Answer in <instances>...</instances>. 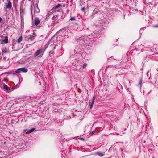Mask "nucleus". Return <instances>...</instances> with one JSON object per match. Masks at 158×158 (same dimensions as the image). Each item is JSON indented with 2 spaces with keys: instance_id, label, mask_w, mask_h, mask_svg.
I'll use <instances>...</instances> for the list:
<instances>
[{
  "instance_id": "obj_21",
  "label": "nucleus",
  "mask_w": 158,
  "mask_h": 158,
  "mask_svg": "<svg viewBox=\"0 0 158 158\" xmlns=\"http://www.w3.org/2000/svg\"><path fill=\"white\" fill-rule=\"evenodd\" d=\"M97 154L98 155V156L101 157L102 156L104 155V154L100 152H97Z\"/></svg>"
},
{
  "instance_id": "obj_28",
  "label": "nucleus",
  "mask_w": 158,
  "mask_h": 158,
  "mask_svg": "<svg viewBox=\"0 0 158 158\" xmlns=\"http://www.w3.org/2000/svg\"><path fill=\"white\" fill-rule=\"evenodd\" d=\"M3 60H8V59H7V58L6 57H4V58H3Z\"/></svg>"
},
{
  "instance_id": "obj_7",
  "label": "nucleus",
  "mask_w": 158,
  "mask_h": 158,
  "mask_svg": "<svg viewBox=\"0 0 158 158\" xmlns=\"http://www.w3.org/2000/svg\"><path fill=\"white\" fill-rule=\"evenodd\" d=\"M95 99V96H94L93 97L92 99L89 102V105L90 106V108L91 109L93 107L94 103V100Z\"/></svg>"
},
{
  "instance_id": "obj_2",
  "label": "nucleus",
  "mask_w": 158,
  "mask_h": 158,
  "mask_svg": "<svg viewBox=\"0 0 158 158\" xmlns=\"http://www.w3.org/2000/svg\"><path fill=\"white\" fill-rule=\"evenodd\" d=\"M44 51L43 49H40L37 50L34 55L35 57H42L44 53Z\"/></svg>"
},
{
  "instance_id": "obj_16",
  "label": "nucleus",
  "mask_w": 158,
  "mask_h": 158,
  "mask_svg": "<svg viewBox=\"0 0 158 158\" xmlns=\"http://www.w3.org/2000/svg\"><path fill=\"white\" fill-rule=\"evenodd\" d=\"M2 41L5 44H7L8 43V37L7 36H6L5 38V39L4 40H2Z\"/></svg>"
},
{
  "instance_id": "obj_29",
  "label": "nucleus",
  "mask_w": 158,
  "mask_h": 158,
  "mask_svg": "<svg viewBox=\"0 0 158 158\" xmlns=\"http://www.w3.org/2000/svg\"><path fill=\"white\" fill-rule=\"evenodd\" d=\"M143 45H140V46H139V48L140 49H141L142 48V47H143Z\"/></svg>"
},
{
  "instance_id": "obj_19",
  "label": "nucleus",
  "mask_w": 158,
  "mask_h": 158,
  "mask_svg": "<svg viewBox=\"0 0 158 158\" xmlns=\"http://www.w3.org/2000/svg\"><path fill=\"white\" fill-rule=\"evenodd\" d=\"M22 40V36H20L19 37L18 39L17 40V43H19Z\"/></svg>"
},
{
  "instance_id": "obj_37",
  "label": "nucleus",
  "mask_w": 158,
  "mask_h": 158,
  "mask_svg": "<svg viewBox=\"0 0 158 158\" xmlns=\"http://www.w3.org/2000/svg\"><path fill=\"white\" fill-rule=\"evenodd\" d=\"M52 24H53L52 25H53V26H54V25L55 24V23H52Z\"/></svg>"
},
{
  "instance_id": "obj_32",
  "label": "nucleus",
  "mask_w": 158,
  "mask_h": 158,
  "mask_svg": "<svg viewBox=\"0 0 158 158\" xmlns=\"http://www.w3.org/2000/svg\"><path fill=\"white\" fill-rule=\"evenodd\" d=\"M85 10V8H83L82 9V10H83V11H84Z\"/></svg>"
},
{
  "instance_id": "obj_36",
  "label": "nucleus",
  "mask_w": 158,
  "mask_h": 158,
  "mask_svg": "<svg viewBox=\"0 0 158 158\" xmlns=\"http://www.w3.org/2000/svg\"><path fill=\"white\" fill-rule=\"evenodd\" d=\"M2 60V58H0V61H1V60Z\"/></svg>"
},
{
  "instance_id": "obj_23",
  "label": "nucleus",
  "mask_w": 158,
  "mask_h": 158,
  "mask_svg": "<svg viewBox=\"0 0 158 158\" xmlns=\"http://www.w3.org/2000/svg\"><path fill=\"white\" fill-rule=\"evenodd\" d=\"M70 20L71 21H73L75 20V17H71Z\"/></svg>"
},
{
  "instance_id": "obj_25",
  "label": "nucleus",
  "mask_w": 158,
  "mask_h": 158,
  "mask_svg": "<svg viewBox=\"0 0 158 158\" xmlns=\"http://www.w3.org/2000/svg\"><path fill=\"white\" fill-rule=\"evenodd\" d=\"M142 80H140V81H139V84L138 85H140V87H141V83H142Z\"/></svg>"
},
{
  "instance_id": "obj_11",
  "label": "nucleus",
  "mask_w": 158,
  "mask_h": 158,
  "mask_svg": "<svg viewBox=\"0 0 158 158\" xmlns=\"http://www.w3.org/2000/svg\"><path fill=\"white\" fill-rule=\"evenodd\" d=\"M40 23V20L38 18H36L34 20V24L35 25H38Z\"/></svg>"
},
{
  "instance_id": "obj_39",
  "label": "nucleus",
  "mask_w": 158,
  "mask_h": 158,
  "mask_svg": "<svg viewBox=\"0 0 158 158\" xmlns=\"http://www.w3.org/2000/svg\"><path fill=\"white\" fill-rule=\"evenodd\" d=\"M28 0V1H31V0Z\"/></svg>"
},
{
  "instance_id": "obj_15",
  "label": "nucleus",
  "mask_w": 158,
  "mask_h": 158,
  "mask_svg": "<svg viewBox=\"0 0 158 158\" xmlns=\"http://www.w3.org/2000/svg\"><path fill=\"white\" fill-rule=\"evenodd\" d=\"M149 50H151V51L152 50V49L151 48H150L149 47H145L144 48H142V49L141 51L142 52L144 51H149Z\"/></svg>"
},
{
  "instance_id": "obj_34",
  "label": "nucleus",
  "mask_w": 158,
  "mask_h": 158,
  "mask_svg": "<svg viewBox=\"0 0 158 158\" xmlns=\"http://www.w3.org/2000/svg\"><path fill=\"white\" fill-rule=\"evenodd\" d=\"M63 6L64 7H65V4H64Z\"/></svg>"
},
{
  "instance_id": "obj_14",
  "label": "nucleus",
  "mask_w": 158,
  "mask_h": 158,
  "mask_svg": "<svg viewBox=\"0 0 158 158\" xmlns=\"http://www.w3.org/2000/svg\"><path fill=\"white\" fill-rule=\"evenodd\" d=\"M35 129L34 128H32L28 131L26 130L25 131L26 133L29 134L33 132L34 130Z\"/></svg>"
},
{
  "instance_id": "obj_27",
  "label": "nucleus",
  "mask_w": 158,
  "mask_h": 158,
  "mask_svg": "<svg viewBox=\"0 0 158 158\" xmlns=\"http://www.w3.org/2000/svg\"><path fill=\"white\" fill-rule=\"evenodd\" d=\"M95 131H93L91 133V135H93L95 133Z\"/></svg>"
},
{
  "instance_id": "obj_33",
  "label": "nucleus",
  "mask_w": 158,
  "mask_h": 158,
  "mask_svg": "<svg viewBox=\"0 0 158 158\" xmlns=\"http://www.w3.org/2000/svg\"><path fill=\"white\" fill-rule=\"evenodd\" d=\"M2 20V19L1 18V17H0V22Z\"/></svg>"
},
{
  "instance_id": "obj_3",
  "label": "nucleus",
  "mask_w": 158,
  "mask_h": 158,
  "mask_svg": "<svg viewBox=\"0 0 158 158\" xmlns=\"http://www.w3.org/2000/svg\"><path fill=\"white\" fill-rule=\"evenodd\" d=\"M81 47L80 45H78L75 48L74 50V52L75 53V56L76 57L77 54L78 55L79 58L81 57V53L82 50Z\"/></svg>"
},
{
  "instance_id": "obj_40",
  "label": "nucleus",
  "mask_w": 158,
  "mask_h": 158,
  "mask_svg": "<svg viewBox=\"0 0 158 158\" xmlns=\"http://www.w3.org/2000/svg\"><path fill=\"white\" fill-rule=\"evenodd\" d=\"M31 13H32V10H31Z\"/></svg>"
},
{
  "instance_id": "obj_22",
  "label": "nucleus",
  "mask_w": 158,
  "mask_h": 158,
  "mask_svg": "<svg viewBox=\"0 0 158 158\" xmlns=\"http://www.w3.org/2000/svg\"><path fill=\"white\" fill-rule=\"evenodd\" d=\"M61 6V5L60 4H58L57 5H56L54 8L55 9H56L60 7Z\"/></svg>"
},
{
  "instance_id": "obj_17",
  "label": "nucleus",
  "mask_w": 158,
  "mask_h": 158,
  "mask_svg": "<svg viewBox=\"0 0 158 158\" xmlns=\"http://www.w3.org/2000/svg\"><path fill=\"white\" fill-rule=\"evenodd\" d=\"M53 48H52V49L49 52V55L50 56H52L54 54V51Z\"/></svg>"
},
{
  "instance_id": "obj_26",
  "label": "nucleus",
  "mask_w": 158,
  "mask_h": 158,
  "mask_svg": "<svg viewBox=\"0 0 158 158\" xmlns=\"http://www.w3.org/2000/svg\"><path fill=\"white\" fill-rule=\"evenodd\" d=\"M57 18V16L56 17H55V16H54L52 18V20H54L56 18Z\"/></svg>"
},
{
  "instance_id": "obj_4",
  "label": "nucleus",
  "mask_w": 158,
  "mask_h": 158,
  "mask_svg": "<svg viewBox=\"0 0 158 158\" xmlns=\"http://www.w3.org/2000/svg\"><path fill=\"white\" fill-rule=\"evenodd\" d=\"M36 36V35L35 33H33L31 35H25V39L26 41L29 42L32 41L35 39Z\"/></svg>"
},
{
  "instance_id": "obj_20",
  "label": "nucleus",
  "mask_w": 158,
  "mask_h": 158,
  "mask_svg": "<svg viewBox=\"0 0 158 158\" xmlns=\"http://www.w3.org/2000/svg\"><path fill=\"white\" fill-rule=\"evenodd\" d=\"M20 13L21 15H23L24 13V10L23 8H20Z\"/></svg>"
},
{
  "instance_id": "obj_8",
  "label": "nucleus",
  "mask_w": 158,
  "mask_h": 158,
  "mask_svg": "<svg viewBox=\"0 0 158 158\" xmlns=\"http://www.w3.org/2000/svg\"><path fill=\"white\" fill-rule=\"evenodd\" d=\"M34 11L36 13H38L40 12V9L38 7L37 4H35L34 6Z\"/></svg>"
},
{
  "instance_id": "obj_6",
  "label": "nucleus",
  "mask_w": 158,
  "mask_h": 158,
  "mask_svg": "<svg viewBox=\"0 0 158 158\" xmlns=\"http://www.w3.org/2000/svg\"><path fill=\"white\" fill-rule=\"evenodd\" d=\"M28 69L25 67H22L18 68L15 71V72L17 73H19L21 72L23 73H26L28 71Z\"/></svg>"
},
{
  "instance_id": "obj_1",
  "label": "nucleus",
  "mask_w": 158,
  "mask_h": 158,
  "mask_svg": "<svg viewBox=\"0 0 158 158\" xmlns=\"http://www.w3.org/2000/svg\"><path fill=\"white\" fill-rule=\"evenodd\" d=\"M98 38L97 35L94 33H93L91 34V35H89L85 36H82L81 37H77L76 38V40L77 41H80V42L82 43L85 45H89L92 44V42L94 40L93 38Z\"/></svg>"
},
{
  "instance_id": "obj_13",
  "label": "nucleus",
  "mask_w": 158,
  "mask_h": 158,
  "mask_svg": "<svg viewBox=\"0 0 158 158\" xmlns=\"http://www.w3.org/2000/svg\"><path fill=\"white\" fill-rule=\"evenodd\" d=\"M3 88L7 91L10 90V88L9 87H8L6 85L4 84L3 85Z\"/></svg>"
},
{
  "instance_id": "obj_30",
  "label": "nucleus",
  "mask_w": 158,
  "mask_h": 158,
  "mask_svg": "<svg viewBox=\"0 0 158 158\" xmlns=\"http://www.w3.org/2000/svg\"><path fill=\"white\" fill-rule=\"evenodd\" d=\"M80 139L82 140H85V139L83 138H81Z\"/></svg>"
},
{
  "instance_id": "obj_12",
  "label": "nucleus",
  "mask_w": 158,
  "mask_h": 158,
  "mask_svg": "<svg viewBox=\"0 0 158 158\" xmlns=\"http://www.w3.org/2000/svg\"><path fill=\"white\" fill-rule=\"evenodd\" d=\"M2 52L3 54L4 53H7L8 52L7 49L6 48H3L2 49ZM3 54L2 55V56Z\"/></svg>"
},
{
  "instance_id": "obj_31",
  "label": "nucleus",
  "mask_w": 158,
  "mask_h": 158,
  "mask_svg": "<svg viewBox=\"0 0 158 158\" xmlns=\"http://www.w3.org/2000/svg\"><path fill=\"white\" fill-rule=\"evenodd\" d=\"M154 27H158V26H157V25L155 26H154Z\"/></svg>"
},
{
  "instance_id": "obj_18",
  "label": "nucleus",
  "mask_w": 158,
  "mask_h": 158,
  "mask_svg": "<svg viewBox=\"0 0 158 158\" xmlns=\"http://www.w3.org/2000/svg\"><path fill=\"white\" fill-rule=\"evenodd\" d=\"M99 11V10L98 8H95L93 11V12L92 13V15H94L96 14Z\"/></svg>"
},
{
  "instance_id": "obj_5",
  "label": "nucleus",
  "mask_w": 158,
  "mask_h": 158,
  "mask_svg": "<svg viewBox=\"0 0 158 158\" xmlns=\"http://www.w3.org/2000/svg\"><path fill=\"white\" fill-rule=\"evenodd\" d=\"M56 40H54L53 38H52L49 41L48 46L52 47V48L55 49L56 48V46H57V45L54 44L56 43V42H55L54 41H56Z\"/></svg>"
},
{
  "instance_id": "obj_10",
  "label": "nucleus",
  "mask_w": 158,
  "mask_h": 158,
  "mask_svg": "<svg viewBox=\"0 0 158 158\" xmlns=\"http://www.w3.org/2000/svg\"><path fill=\"white\" fill-rule=\"evenodd\" d=\"M82 63L80 62L79 60H75V63L73 62V65L74 66H78V65H81V64Z\"/></svg>"
},
{
  "instance_id": "obj_9",
  "label": "nucleus",
  "mask_w": 158,
  "mask_h": 158,
  "mask_svg": "<svg viewBox=\"0 0 158 158\" xmlns=\"http://www.w3.org/2000/svg\"><path fill=\"white\" fill-rule=\"evenodd\" d=\"M8 2L6 4V9H10L12 7V3L10 2V0H8Z\"/></svg>"
},
{
  "instance_id": "obj_35",
  "label": "nucleus",
  "mask_w": 158,
  "mask_h": 158,
  "mask_svg": "<svg viewBox=\"0 0 158 158\" xmlns=\"http://www.w3.org/2000/svg\"><path fill=\"white\" fill-rule=\"evenodd\" d=\"M142 30H143V29L142 28L140 29V31H141Z\"/></svg>"
},
{
  "instance_id": "obj_38",
  "label": "nucleus",
  "mask_w": 158,
  "mask_h": 158,
  "mask_svg": "<svg viewBox=\"0 0 158 158\" xmlns=\"http://www.w3.org/2000/svg\"><path fill=\"white\" fill-rule=\"evenodd\" d=\"M58 37L57 38L56 40H57L58 39Z\"/></svg>"
},
{
  "instance_id": "obj_24",
  "label": "nucleus",
  "mask_w": 158,
  "mask_h": 158,
  "mask_svg": "<svg viewBox=\"0 0 158 158\" xmlns=\"http://www.w3.org/2000/svg\"><path fill=\"white\" fill-rule=\"evenodd\" d=\"M87 66V64L86 63H84L82 66L83 68H85V67H86Z\"/></svg>"
}]
</instances>
